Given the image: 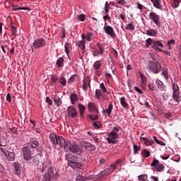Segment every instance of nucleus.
<instances>
[{"label": "nucleus", "instance_id": "f257e3e1", "mask_svg": "<svg viewBox=\"0 0 181 181\" xmlns=\"http://www.w3.org/2000/svg\"><path fill=\"white\" fill-rule=\"evenodd\" d=\"M49 139L54 146L59 145L61 148H64L65 151H69L72 153H78L80 151V148L74 141H66L63 136H57L54 134H49Z\"/></svg>", "mask_w": 181, "mask_h": 181}, {"label": "nucleus", "instance_id": "f03ea898", "mask_svg": "<svg viewBox=\"0 0 181 181\" xmlns=\"http://www.w3.org/2000/svg\"><path fill=\"white\" fill-rule=\"evenodd\" d=\"M71 155L66 154V159L69 161L68 166H70L74 170L76 169V175H78L80 172H83V164L81 163L71 161Z\"/></svg>", "mask_w": 181, "mask_h": 181}, {"label": "nucleus", "instance_id": "7ed1b4c3", "mask_svg": "<svg viewBox=\"0 0 181 181\" xmlns=\"http://www.w3.org/2000/svg\"><path fill=\"white\" fill-rule=\"evenodd\" d=\"M148 69L153 74H158L162 70V65L158 62L148 61Z\"/></svg>", "mask_w": 181, "mask_h": 181}, {"label": "nucleus", "instance_id": "20e7f679", "mask_svg": "<svg viewBox=\"0 0 181 181\" xmlns=\"http://www.w3.org/2000/svg\"><path fill=\"white\" fill-rule=\"evenodd\" d=\"M28 146L30 149H32L33 152H36L37 155H42V151H40V143L37 140H33L28 144Z\"/></svg>", "mask_w": 181, "mask_h": 181}, {"label": "nucleus", "instance_id": "39448f33", "mask_svg": "<svg viewBox=\"0 0 181 181\" xmlns=\"http://www.w3.org/2000/svg\"><path fill=\"white\" fill-rule=\"evenodd\" d=\"M93 51V57H98V56H103L104 54V52H105V49L104 47L101 45L100 43H97L95 47H94Z\"/></svg>", "mask_w": 181, "mask_h": 181}, {"label": "nucleus", "instance_id": "423d86ee", "mask_svg": "<svg viewBox=\"0 0 181 181\" xmlns=\"http://www.w3.org/2000/svg\"><path fill=\"white\" fill-rule=\"evenodd\" d=\"M103 30L108 36H110L112 39H115L117 37V34H115V30L111 27V25H107V23H105V26L103 27Z\"/></svg>", "mask_w": 181, "mask_h": 181}, {"label": "nucleus", "instance_id": "0eeeda50", "mask_svg": "<svg viewBox=\"0 0 181 181\" xmlns=\"http://www.w3.org/2000/svg\"><path fill=\"white\" fill-rule=\"evenodd\" d=\"M151 166L154 168L156 172H159L160 173H162V172L165 170V165L162 163H159V160L158 159H154L151 163Z\"/></svg>", "mask_w": 181, "mask_h": 181}, {"label": "nucleus", "instance_id": "6e6552de", "mask_svg": "<svg viewBox=\"0 0 181 181\" xmlns=\"http://www.w3.org/2000/svg\"><path fill=\"white\" fill-rule=\"evenodd\" d=\"M118 138H119V135H118V134H114L110 132L107 137V144H117L118 140L117 139H118Z\"/></svg>", "mask_w": 181, "mask_h": 181}, {"label": "nucleus", "instance_id": "1a4fd4ad", "mask_svg": "<svg viewBox=\"0 0 181 181\" xmlns=\"http://www.w3.org/2000/svg\"><path fill=\"white\" fill-rule=\"evenodd\" d=\"M23 156L25 160H30L32 159V151L29 147H23L22 148Z\"/></svg>", "mask_w": 181, "mask_h": 181}, {"label": "nucleus", "instance_id": "9d476101", "mask_svg": "<svg viewBox=\"0 0 181 181\" xmlns=\"http://www.w3.org/2000/svg\"><path fill=\"white\" fill-rule=\"evenodd\" d=\"M33 46L35 49H40V47H45V46H46V40H45L43 38H37L33 42Z\"/></svg>", "mask_w": 181, "mask_h": 181}, {"label": "nucleus", "instance_id": "9b49d317", "mask_svg": "<svg viewBox=\"0 0 181 181\" xmlns=\"http://www.w3.org/2000/svg\"><path fill=\"white\" fill-rule=\"evenodd\" d=\"M149 18L155 23L157 28H160V22L159 21V16L155 12H151L149 13Z\"/></svg>", "mask_w": 181, "mask_h": 181}, {"label": "nucleus", "instance_id": "f8f14e48", "mask_svg": "<svg viewBox=\"0 0 181 181\" xmlns=\"http://www.w3.org/2000/svg\"><path fill=\"white\" fill-rule=\"evenodd\" d=\"M66 112L68 117H71V118H76L77 117V110L74 106H69L66 109Z\"/></svg>", "mask_w": 181, "mask_h": 181}, {"label": "nucleus", "instance_id": "ddd939ff", "mask_svg": "<svg viewBox=\"0 0 181 181\" xmlns=\"http://www.w3.org/2000/svg\"><path fill=\"white\" fill-rule=\"evenodd\" d=\"M151 47L153 50H156V52H162V49L159 47H164V45L160 40H154Z\"/></svg>", "mask_w": 181, "mask_h": 181}, {"label": "nucleus", "instance_id": "4468645a", "mask_svg": "<svg viewBox=\"0 0 181 181\" xmlns=\"http://www.w3.org/2000/svg\"><path fill=\"white\" fill-rule=\"evenodd\" d=\"M88 108L90 112H95V114H99L100 111L98 110V107L95 105V103L93 102H89L88 103Z\"/></svg>", "mask_w": 181, "mask_h": 181}, {"label": "nucleus", "instance_id": "2eb2a0df", "mask_svg": "<svg viewBox=\"0 0 181 181\" xmlns=\"http://www.w3.org/2000/svg\"><path fill=\"white\" fill-rule=\"evenodd\" d=\"M12 166L13 168L15 175H17V176H21V175H22V170H21L19 163L13 162L12 163Z\"/></svg>", "mask_w": 181, "mask_h": 181}, {"label": "nucleus", "instance_id": "dca6fc26", "mask_svg": "<svg viewBox=\"0 0 181 181\" xmlns=\"http://www.w3.org/2000/svg\"><path fill=\"white\" fill-rule=\"evenodd\" d=\"M81 38L83 39V40L86 39V40H87L88 42H91V40H94V34L91 32H88L86 35L83 34L81 35Z\"/></svg>", "mask_w": 181, "mask_h": 181}, {"label": "nucleus", "instance_id": "f3484780", "mask_svg": "<svg viewBox=\"0 0 181 181\" xmlns=\"http://www.w3.org/2000/svg\"><path fill=\"white\" fill-rule=\"evenodd\" d=\"M83 148L88 152H91V151H95V146L90 142H85Z\"/></svg>", "mask_w": 181, "mask_h": 181}, {"label": "nucleus", "instance_id": "a211bd4d", "mask_svg": "<svg viewBox=\"0 0 181 181\" xmlns=\"http://www.w3.org/2000/svg\"><path fill=\"white\" fill-rule=\"evenodd\" d=\"M101 66H103V64L101 63V61L98 60L95 61L93 64V69L95 70V73H99L100 69H101Z\"/></svg>", "mask_w": 181, "mask_h": 181}, {"label": "nucleus", "instance_id": "6ab92c4d", "mask_svg": "<svg viewBox=\"0 0 181 181\" xmlns=\"http://www.w3.org/2000/svg\"><path fill=\"white\" fill-rule=\"evenodd\" d=\"M161 76H163L164 78L168 81L169 80V77H170V74H169V71L168 70V67L162 68Z\"/></svg>", "mask_w": 181, "mask_h": 181}, {"label": "nucleus", "instance_id": "aec40b11", "mask_svg": "<svg viewBox=\"0 0 181 181\" xmlns=\"http://www.w3.org/2000/svg\"><path fill=\"white\" fill-rule=\"evenodd\" d=\"M156 84L157 85V88H158V90H160V91H166V88L162 81L158 79L156 81Z\"/></svg>", "mask_w": 181, "mask_h": 181}, {"label": "nucleus", "instance_id": "412c9836", "mask_svg": "<svg viewBox=\"0 0 181 181\" xmlns=\"http://www.w3.org/2000/svg\"><path fill=\"white\" fill-rule=\"evenodd\" d=\"M6 158L7 160H9L10 162H13V160H15V158H16V156L15 155V153L8 151L6 155Z\"/></svg>", "mask_w": 181, "mask_h": 181}, {"label": "nucleus", "instance_id": "4be33fe9", "mask_svg": "<svg viewBox=\"0 0 181 181\" xmlns=\"http://www.w3.org/2000/svg\"><path fill=\"white\" fill-rule=\"evenodd\" d=\"M173 100H174L175 103H180L181 101L180 92H173Z\"/></svg>", "mask_w": 181, "mask_h": 181}, {"label": "nucleus", "instance_id": "5701e85b", "mask_svg": "<svg viewBox=\"0 0 181 181\" xmlns=\"http://www.w3.org/2000/svg\"><path fill=\"white\" fill-rule=\"evenodd\" d=\"M120 104L124 110H129V105L127 103V100L125 99V97L120 98Z\"/></svg>", "mask_w": 181, "mask_h": 181}, {"label": "nucleus", "instance_id": "b1692460", "mask_svg": "<svg viewBox=\"0 0 181 181\" xmlns=\"http://www.w3.org/2000/svg\"><path fill=\"white\" fill-rule=\"evenodd\" d=\"M114 109V105H112V103H110L108 104V107L106 110H103V112H106L108 117L111 115L112 112V110Z\"/></svg>", "mask_w": 181, "mask_h": 181}, {"label": "nucleus", "instance_id": "393cba45", "mask_svg": "<svg viewBox=\"0 0 181 181\" xmlns=\"http://www.w3.org/2000/svg\"><path fill=\"white\" fill-rule=\"evenodd\" d=\"M78 108L79 110V114L81 115V118H83V115H84V112H86V106L81 103H78Z\"/></svg>", "mask_w": 181, "mask_h": 181}, {"label": "nucleus", "instance_id": "a878e982", "mask_svg": "<svg viewBox=\"0 0 181 181\" xmlns=\"http://www.w3.org/2000/svg\"><path fill=\"white\" fill-rule=\"evenodd\" d=\"M141 77V84L142 87H146L147 80L146 76L142 73H139Z\"/></svg>", "mask_w": 181, "mask_h": 181}, {"label": "nucleus", "instance_id": "bb28decb", "mask_svg": "<svg viewBox=\"0 0 181 181\" xmlns=\"http://www.w3.org/2000/svg\"><path fill=\"white\" fill-rule=\"evenodd\" d=\"M70 100H71V104H76V103L78 101V96H77V94L76 93H71Z\"/></svg>", "mask_w": 181, "mask_h": 181}, {"label": "nucleus", "instance_id": "cd10ccee", "mask_svg": "<svg viewBox=\"0 0 181 181\" xmlns=\"http://www.w3.org/2000/svg\"><path fill=\"white\" fill-rule=\"evenodd\" d=\"M95 129H101L103 128V124L100 121H95L92 124Z\"/></svg>", "mask_w": 181, "mask_h": 181}, {"label": "nucleus", "instance_id": "c85d7f7f", "mask_svg": "<svg viewBox=\"0 0 181 181\" xmlns=\"http://www.w3.org/2000/svg\"><path fill=\"white\" fill-rule=\"evenodd\" d=\"M77 46L81 49V50H86V41L82 39L76 42Z\"/></svg>", "mask_w": 181, "mask_h": 181}, {"label": "nucleus", "instance_id": "c756f323", "mask_svg": "<svg viewBox=\"0 0 181 181\" xmlns=\"http://www.w3.org/2000/svg\"><path fill=\"white\" fill-rule=\"evenodd\" d=\"M57 67H64V59L63 57H59L56 62Z\"/></svg>", "mask_w": 181, "mask_h": 181}, {"label": "nucleus", "instance_id": "7c9ffc66", "mask_svg": "<svg viewBox=\"0 0 181 181\" xmlns=\"http://www.w3.org/2000/svg\"><path fill=\"white\" fill-rule=\"evenodd\" d=\"M146 33L148 35V36H156L158 35V31L153 29H150L147 30Z\"/></svg>", "mask_w": 181, "mask_h": 181}, {"label": "nucleus", "instance_id": "2f4dec72", "mask_svg": "<svg viewBox=\"0 0 181 181\" xmlns=\"http://www.w3.org/2000/svg\"><path fill=\"white\" fill-rule=\"evenodd\" d=\"M173 45H176V40L172 39L168 41L167 46H168V50H172V49H173Z\"/></svg>", "mask_w": 181, "mask_h": 181}, {"label": "nucleus", "instance_id": "473e14b6", "mask_svg": "<svg viewBox=\"0 0 181 181\" xmlns=\"http://www.w3.org/2000/svg\"><path fill=\"white\" fill-rule=\"evenodd\" d=\"M151 2H152L154 8L160 9V0H151Z\"/></svg>", "mask_w": 181, "mask_h": 181}, {"label": "nucleus", "instance_id": "72a5a7b5", "mask_svg": "<svg viewBox=\"0 0 181 181\" xmlns=\"http://www.w3.org/2000/svg\"><path fill=\"white\" fill-rule=\"evenodd\" d=\"M64 50H65L66 54H67V57H69L70 54V44L69 42H66L64 44Z\"/></svg>", "mask_w": 181, "mask_h": 181}, {"label": "nucleus", "instance_id": "f704fd0d", "mask_svg": "<svg viewBox=\"0 0 181 181\" xmlns=\"http://www.w3.org/2000/svg\"><path fill=\"white\" fill-rule=\"evenodd\" d=\"M173 4L172 8L174 9H176V8H179V6L180 5L181 0H173Z\"/></svg>", "mask_w": 181, "mask_h": 181}, {"label": "nucleus", "instance_id": "c9c22d12", "mask_svg": "<svg viewBox=\"0 0 181 181\" xmlns=\"http://www.w3.org/2000/svg\"><path fill=\"white\" fill-rule=\"evenodd\" d=\"M13 11H30V8L29 7H18V6H14Z\"/></svg>", "mask_w": 181, "mask_h": 181}, {"label": "nucleus", "instance_id": "e433bc0d", "mask_svg": "<svg viewBox=\"0 0 181 181\" xmlns=\"http://www.w3.org/2000/svg\"><path fill=\"white\" fill-rule=\"evenodd\" d=\"M141 155L144 158H149V156H151V152L146 149H143L141 151Z\"/></svg>", "mask_w": 181, "mask_h": 181}, {"label": "nucleus", "instance_id": "4c0bfd02", "mask_svg": "<svg viewBox=\"0 0 181 181\" xmlns=\"http://www.w3.org/2000/svg\"><path fill=\"white\" fill-rule=\"evenodd\" d=\"M59 83H60V84L64 87L67 85V80L64 76H62L59 78Z\"/></svg>", "mask_w": 181, "mask_h": 181}, {"label": "nucleus", "instance_id": "58836bf2", "mask_svg": "<svg viewBox=\"0 0 181 181\" xmlns=\"http://www.w3.org/2000/svg\"><path fill=\"white\" fill-rule=\"evenodd\" d=\"M125 30H135V25H134V24H132V23H129L126 25Z\"/></svg>", "mask_w": 181, "mask_h": 181}, {"label": "nucleus", "instance_id": "ea45409f", "mask_svg": "<svg viewBox=\"0 0 181 181\" xmlns=\"http://www.w3.org/2000/svg\"><path fill=\"white\" fill-rule=\"evenodd\" d=\"M138 180L139 181H146L148 180V175L143 174L138 176Z\"/></svg>", "mask_w": 181, "mask_h": 181}, {"label": "nucleus", "instance_id": "a19ab883", "mask_svg": "<svg viewBox=\"0 0 181 181\" xmlns=\"http://www.w3.org/2000/svg\"><path fill=\"white\" fill-rule=\"evenodd\" d=\"M119 131H122L121 127H114L110 132H112V134H118Z\"/></svg>", "mask_w": 181, "mask_h": 181}, {"label": "nucleus", "instance_id": "79ce46f5", "mask_svg": "<svg viewBox=\"0 0 181 181\" xmlns=\"http://www.w3.org/2000/svg\"><path fill=\"white\" fill-rule=\"evenodd\" d=\"M54 103L57 107H60L62 105V98H56L54 100Z\"/></svg>", "mask_w": 181, "mask_h": 181}, {"label": "nucleus", "instance_id": "37998d69", "mask_svg": "<svg viewBox=\"0 0 181 181\" xmlns=\"http://www.w3.org/2000/svg\"><path fill=\"white\" fill-rule=\"evenodd\" d=\"M152 45H153V40H152V38H148L146 40V47H149V46H152Z\"/></svg>", "mask_w": 181, "mask_h": 181}, {"label": "nucleus", "instance_id": "c03bdc74", "mask_svg": "<svg viewBox=\"0 0 181 181\" xmlns=\"http://www.w3.org/2000/svg\"><path fill=\"white\" fill-rule=\"evenodd\" d=\"M173 93H179L180 90H179V86H177V83H173Z\"/></svg>", "mask_w": 181, "mask_h": 181}, {"label": "nucleus", "instance_id": "a18cd8bd", "mask_svg": "<svg viewBox=\"0 0 181 181\" xmlns=\"http://www.w3.org/2000/svg\"><path fill=\"white\" fill-rule=\"evenodd\" d=\"M148 89L151 91H156V88L155 87V83H153V82H150L148 85Z\"/></svg>", "mask_w": 181, "mask_h": 181}, {"label": "nucleus", "instance_id": "49530a36", "mask_svg": "<svg viewBox=\"0 0 181 181\" xmlns=\"http://www.w3.org/2000/svg\"><path fill=\"white\" fill-rule=\"evenodd\" d=\"M103 95V93H101V90H98V89H96L95 90V98H97V100H100V98H101Z\"/></svg>", "mask_w": 181, "mask_h": 181}, {"label": "nucleus", "instance_id": "de8ad7c7", "mask_svg": "<svg viewBox=\"0 0 181 181\" xmlns=\"http://www.w3.org/2000/svg\"><path fill=\"white\" fill-rule=\"evenodd\" d=\"M47 174L49 175V177H51V179H53V177H54V170H53V168H49Z\"/></svg>", "mask_w": 181, "mask_h": 181}, {"label": "nucleus", "instance_id": "09e8293b", "mask_svg": "<svg viewBox=\"0 0 181 181\" xmlns=\"http://www.w3.org/2000/svg\"><path fill=\"white\" fill-rule=\"evenodd\" d=\"M30 160H32V161L30 162V163H31L32 165H37V163H39V160L36 157H32Z\"/></svg>", "mask_w": 181, "mask_h": 181}, {"label": "nucleus", "instance_id": "8fccbe9b", "mask_svg": "<svg viewBox=\"0 0 181 181\" xmlns=\"http://www.w3.org/2000/svg\"><path fill=\"white\" fill-rule=\"evenodd\" d=\"M51 179H52L51 177L49 176V174H47V173L42 175L43 181H50Z\"/></svg>", "mask_w": 181, "mask_h": 181}, {"label": "nucleus", "instance_id": "3c124183", "mask_svg": "<svg viewBox=\"0 0 181 181\" xmlns=\"http://www.w3.org/2000/svg\"><path fill=\"white\" fill-rule=\"evenodd\" d=\"M10 28H11V34L13 35V36H16V32H17L16 27H15V26L11 23Z\"/></svg>", "mask_w": 181, "mask_h": 181}, {"label": "nucleus", "instance_id": "603ef678", "mask_svg": "<svg viewBox=\"0 0 181 181\" xmlns=\"http://www.w3.org/2000/svg\"><path fill=\"white\" fill-rule=\"evenodd\" d=\"M133 149H134V155H136V153H138V152H139V151H141V147L138 146L137 145L134 144Z\"/></svg>", "mask_w": 181, "mask_h": 181}, {"label": "nucleus", "instance_id": "864d4df0", "mask_svg": "<svg viewBox=\"0 0 181 181\" xmlns=\"http://www.w3.org/2000/svg\"><path fill=\"white\" fill-rule=\"evenodd\" d=\"M78 21H81V22H84L86 21V15L80 14L77 16Z\"/></svg>", "mask_w": 181, "mask_h": 181}, {"label": "nucleus", "instance_id": "5fc2aeb1", "mask_svg": "<svg viewBox=\"0 0 181 181\" xmlns=\"http://www.w3.org/2000/svg\"><path fill=\"white\" fill-rule=\"evenodd\" d=\"M88 117L92 121H97V119H98V115H89Z\"/></svg>", "mask_w": 181, "mask_h": 181}, {"label": "nucleus", "instance_id": "6e6d98bb", "mask_svg": "<svg viewBox=\"0 0 181 181\" xmlns=\"http://www.w3.org/2000/svg\"><path fill=\"white\" fill-rule=\"evenodd\" d=\"M107 173H105V171L103 170V171H101L100 173L98 174V177L99 179H101V178L104 177V176H107Z\"/></svg>", "mask_w": 181, "mask_h": 181}, {"label": "nucleus", "instance_id": "4d7b16f0", "mask_svg": "<svg viewBox=\"0 0 181 181\" xmlns=\"http://www.w3.org/2000/svg\"><path fill=\"white\" fill-rule=\"evenodd\" d=\"M100 88L103 93H107V88H105V85H104V83L100 84Z\"/></svg>", "mask_w": 181, "mask_h": 181}, {"label": "nucleus", "instance_id": "13d9d810", "mask_svg": "<svg viewBox=\"0 0 181 181\" xmlns=\"http://www.w3.org/2000/svg\"><path fill=\"white\" fill-rule=\"evenodd\" d=\"M103 20L105 22L106 21H108V22H111V17L110 16L109 14H105L103 16Z\"/></svg>", "mask_w": 181, "mask_h": 181}, {"label": "nucleus", "instance_id": "bf43d9fd", "mask_svg": "<svg viewBox=\"0 0 181 181\" xmlns=\"http://www.w3.org/2000/svg\"><path fill=\"white\" fill-rule=\"evenodd\" d=\"M76 181H84L86 180V178L80 175H77L76 177Z\"/></svg>", "mask_w": 181, "mask_h": 181}, {"label": "nucleus", "instance_id": "052dcab7", "mask_svg": "<svg viewBox=\"0 0 181 181\" xmlns=\"http://www.w3.org/2000/svg\"><path fill=\"white\" fill-rule=\"evenodd\" d=\"M0 151H1V152H2V153H4V155H5V156H6V154L9 152V151H8L5 148H1Z\"/></svg>", "mask_w": 181, "mask_h": 181}, {"label": "nucleus", "instance_id": "680f3d73", "mask_svg": "<svg viewBox=\"0 0 181 181\" xmlns=\"http://www.w3.org/2000/svg\"><path fill=\"white\" fill-rule=\"evenodd\" d=\"M46 103H47L49 105H53V100H52V99H50L49 97L46 98Z\"/></svg>", "mask_w": 181, "mask_h": 181}, {"label": "nucleus", "instance_id": "e2e57ef3", "mask_svg": "<svg viewBox=\"0 0 181 181\" xmlns=\"http://www.w3.org/2000/svg\"><path fill=\"white\" fill-rule=\"evenodd\" d=\"M122 163V159H121V158L116 160V161L115 162V164L116 166H118V165H121Z\"/></svg>", "mask_w": 181, "mask_h": 181}, {"label": "nucleus", "instance_id": "0e129e2a", "mask_svg": "<svg viewBox=\"0 0 181 181\" xmlns=\"http://www.w3.org/2000/svg\"><path fill=\"white\" fill-rule=\"evenodd\" d=\"M82 88L83 91H87V83L86 82L85 80H83Z\"/></svg>", "mask_w": 181, "mask_h": 181}, {"label": "nucleus", "instance_id": "69168bd1", "mask_svg": "<svg viewBox=\"0 0 181 181\" xmlns=\"http://www.w3.org/2000/svg\"><path fill=\"white\" fill-rule=\"evenodd\" d=\"M51 80H52V83H53L54 84H55V83H56V82L57 81V80H58V78H57V76H53L51 78Z\"/></svg>", "mask_w": 181, "mask_h": 181}, {"label": "nucleus", "instance_id": "338daca9", "mask_svg": "<svg viewBox=\"0 0 181 181\" xmlns=\"http://www.w3.org/2000/svg\"><path fill=\"white\" fill-rule=\"evenodd\" d=\"M134 90L136 91L137 93H139V94H143L142 90L138 88L137 86H134Z\"/></svg>", "mask_w": 181, "mask_h": 181}, {"label": "nucleus", "instance_id": "774afa93", "mask_svg": "<svg viewBox=\"0 0 181 181\" xmlns=\"http://www.w3.org/2000/svg\"><path fill=\"white\" fill-rule=\"evenodd\" d=\"M111 170L112 169L110 168V167L105 168L104 170V171L105 172L106 174L110 175V173H111Z\"/></svg>", "mask_w": 181, "mask_h": 181}]
</instances>
